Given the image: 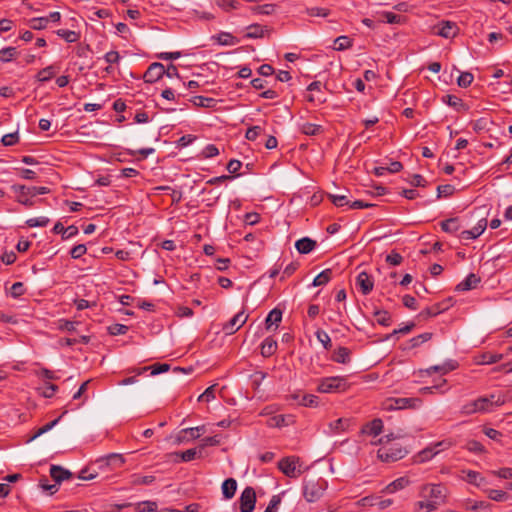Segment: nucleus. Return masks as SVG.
<instances>
[{"label":"nucleus","instance_id":"1","mask_svg":"<svg viewBox=\"0 0 512 512\" xmlns=\"http://www.w3.org/2000/svg\"><path fill=\"white\" fill-rule=\"evenodd\" d=\"M419 496L438 508L446 502L447 488L443 484H423L419 488Z\"/></svg>","mask_w":512,"mask_h":512},{"label":"nucleus","instance_id":"2","mask_svg":"<svg viewBox=\"0 0 512 512\" xmlns=\"http://www.w3.org/2000/svg\"><path fill=\"white\" fill-rule=\"evenodd\" d=\"M347 379L342 376H331L319 379L317 391L319 393H340L348 389Z\"/></svg>","mask_w":512,"mask_h":512},{"label":"nucleus","instance_id":"3","mask_svg":"<svg viewBox=\"0 0 512 512\" xmlns=\"http://www.w3.org/2000/svg\"><path fill=\"white\" fill-rule=\"evenodd\" d=\"M326 488L327 482L322 478L307 480L303 484V496L307 502H316L323 496Z\"/></svg>","mask_w":512,"mask_h":512},{"label":"nucleus","instance_id":"4","mask_svg":"<svg viewBox=\"0 0 512 512\" xmlns=\"http://www.w3.org/2000/svg\"><path fill=\"white\" fill-rule=\"evenodd\" d=\"M453 446V442L450 439H445L436 443H433L415 455L416 463H424L434 458L440 452L449 449Z\"/></svg>","mask_w":512,"mask_h":512},{"label":"nucleus","instance_id":"5","mask_svg":"<svg viewBox=\"0 0 512 512\" xmlns=\"http://www.w3.org/2000/svg\"><path fill=\"white\" fill-rule=\"evenodd\" d=\"M300 458L288 456L278 462V469L289 478H298L302 474Z\"/></svg>","mask_w":512,"mask_h":512},{"label":"nucleus","instance_id":"6","mask_svg":"<svg viewBox=\"0 0 512 512\" xmlns=\"http://www.w3.org/2000/svg\"><path fill=\"white\" fill-rule=\"evenodd\" d=\"M478 399L481 413L492 412L496 407L502 406L505 403V396L502 393H492L481 396Z\"/></svg>","mask_w":512,"mask_h":512},{"label":"nucleus","instance_id":"7","mask_svg":"<svg viewBox=\"0 0 512 512\" xmlns=\"http://www.w3.org/2000/svg\"><path fill=\"white\" fill-rule=\"evenodd\" d=\"M421 404L419 398H390L385 403L387 410H400L406 408H417Z\"/></svg>","mask_w":512,"mask_h":512},{"label":"nucleus","instance_id":"8","mask_svg":"<svg viewBox=\"0 0 512 512\" xmlns=\"http://www.w3.org/2000/svg\"><path fill=\"white\" fill-rule=\"evenodd\" d=\"M249 315L244 311L238 312L228 322H226L222 330L226 335L236 333L248 320Z\"/></svg>","mask_w":512,"mask_h":512},{"label":"nucleus","instance_id":"9","mask_svg":"<svg viewBox=\"0 0 512 512\" xmlns=\"http://www.w3.org/2000/svg\"><path fill=\"white\" fill-rule=\"evenodd\" d=\"M240 511L252 512L255 508L256 493L252 487H246L239 498Z\"/></svg>","mask_w":512,"mask_h":512},{"label":"nucleus","instance_id":"10","mask_svg":"<svg viewBox=\"0 0 512 512\" xmlns=\"http://www.w3.org/2000/svg\"><path fill=\"white\" fill-rule=\"evenodd\" d=\"M487 223V218L482 216L478 219L477 224L473 228L462 231L460 238L463 240H472L478 238L485 231Z\"/></svg>","mask_w":512,"mask_h":512},{"label":"nucleus","instance_id":"11","mask_svg":"<svg viewBox=\"0 0 512 512\" xmlns=\"http://www.w3.org/2000/svg\"><path fill=\"white\" fill-rule=\"evenodd\" d=\"M165 74V67L163 64L155 62L152 63L144 74V80L147 83H154L158 81Z\"/></svg>","mask_w":512,"mask_h":512},{"label":"nucleus","instance_id":"12","mask_svg":"<svg viewBox=\"0 0 512 512\" xmlns=\"http://www.w3.org/2000/svg\"><path fill=\"white\" fill-rule=\"evenodd\" d=\"M450 301V299H447L442 302L436 303L430 307H427L420 312L419 316L422 317L423 319L437 316L440 313L446 311L450 307Z\"/></svg>","mask_w":512,"mask_h":512},{"label":"nucleus","instance_id":"13","mask_svg":"<svg viewBox=\"0 0 512 512\" xmlns=\"http://www.w3.org/2000/svg\"><path fill=\"white\" fill-rule=\"evenodd\" d=\"M356 285L359 287L363 295H368L374 287L372 277L365 271L360 272L356 278Z\"/></svg>","mask_w":512,"mask_h":512},{"label":"nucleus","instance_id":"14","mask_svg":"<svg viewBox=\"0 0 512 512\" xmlns=\"http://www.w3.org/2000/svg\"><path fill=\"white\" fill-rule=\"evenodd\" d=\"M435 33L444 38H451L457 34V26L450 21H442L435 28Z\"/></svg>","mask_w":512,"mask_h":512},{"label":"nucleus","instance_id":"15","mask_svg":"<svg viewBox=\"0 0 512 512\" xmlns=\"http://www.w3.org/2000/svg\"><path fill=\"white\" fill-rule=\"evenodd\" d=\"M405 452L402 449H396L390 452L387 449H380L378 451V457L384 462H394L404 457Z\"/></svg>","mask_w":512,"mask_h":512},{"label":"nucleus","instance_id":"16","mask_svg":"<svg viewBox=\"0 0 512 512\" xmlns=\"http://www.w3.org/2000/svg\"><path fill=\"white\" fill-rule=\"evenodd\" d=\"M350 424L351 420L348 418H339L335 421H332L329 424L330 433L333 435L343 433L349 429Z\"/></svg>","mask_w":512,"mask_h":512},{"label":"nucleus","instance_id":"17","mask_svg":"<svg viewBox=\"0 0 512 512\" xmlns=\"http://www.w3.org/2000/svg\"><path fill=\"white\" fill-rule=\"evenodd\" d=\"M13 192L16 194L17 201L27 207H31L33 205L32 196L26 192V190L22 191L20 188H26L24 185H13Z\"/></svg>","mask_w":512,"mask_h":512},{"label":"nucleus","instance_id":"18","mask_svg":"<svg viewBox=\"0 0 512 512\" xmlns=\"http://www.w3.org/2000/svg\"><path fill=\"white\" fill-rule=\"evenodd\" d=\"M50 476L56 483H60L63 480L71 478L72 473L61 466L52 465L50 468Z\"/></svg>","mask_w":512,"mask_h":512},{"label":"nucleus","instance_id":"19","mask_svg":"<svg viewBox=\"0 0 512 512\" xmlns=\"http://www.w3.org/2000/svg\"><path fill=\"white\" fill-rule=\"evenodd\" d=\"M480 282V278L471 273L469 274L463 281H461L457 286V291H468L477 286V284Z\"/></svg>","mask_w":512,"mask_h":512},{"label":"nucleus","instance_id":"20","mask_svg":"<svg viewBox=\"0 0 512 512\" xmlns=\"http://www.w3.org/2000/svg\"><path fill=\"white\" fill-rule=\"evenodd\" d=\"M316 246V242L308 237H304L302 239H299L295 243V247L297 251L301 254H308L310 253Z\"/></svg>","mask_w":512,"mask_h":512},{"label":"nucleus","instance_id":"21","mask_svg":"<svg viewBox=\"0 0 512 512\" xmlns=\"http://www.w3.org/2000/svg\"><path fill=\"white\" fill-rule=\"evenodd\" d=\"M382 430H383L382 420L374 419L362 429V432L376 437L381 434Z\"/></svg>","mask_w":512,"mask_h":512},{"label":"nucleus","instance_id":"22","mask_svg":"<svg viewBox=\"0 0 512 512\" xmlns=\"http://www.w3.org/2000/svg\"><path fill=\"white\" fill-rule=\"evenodd\" d=\"M456 368H457V362L454 360H448L445 363H443L442 365L431 366L430 368L427 369V373L431 374L432 372H438L441 374H447L450 371L455 370Z\"/></svg>","mask_w":512,"mask_h":512},{"label":"nucleus","instance_id":"23","mask_svg":"<svg viewBox=\"0 0 512 512\" xmlns=\"http://www.w3.org/2000/svg\"><path fill=\"white\" fill-rule=\"evenodd\" d=\"M222 494L225 499L234 497L237 490V482L234 478H228L222 483Z\"/></svg>","mask_w":512,"mask_h":512},{"label":"nucleus","instance_id":"24","mask_svg":"<svg viewBox=\"0 0 512 512\" xmlns=\"http://www.w3.org/2000/svg\"><path fill=\"white\" fill-rule=\"evenodd\" d=\"M213 39L222 46H233L239 43V40L229 32H220Z\"/></svg>","mask_w":512,"mask_h":512},{"label":"nucleus","instance_id":"25","mask_svg":"<svg viewBox=\"0 0 512 512\" xmlns=\"http://www.w3.org/2000/svg\"><path fill=\"white\" fill-rule=\"evenodd\" d=\"M409 484H410V480L408 478L400 477V478H397L396 480H394L393 482H391L390 484H388L385 487V492L390 493V494L395 493L399 490L404 489Z\"/></svg>","mask_w":512,"mask_h":512},{"label":"nucleus","instance_id":"26","mask_svg":"<svg viewBox=\"0 0 512 512\" xmlns=\"http://www.w3.org/2000/svg\"><path fill=\"white\" fill-rule=\"evenodd\" d=\"M206 431L205 426H197V427H191V428H185L181 430L180 434L183 436H179V441H185L186 435H189L191 439H197L200 437L201 433H204Z\"/></svg>","mask_w":512,"mask_h":512},{"label":"nucleus","instance_id":"27","mask_svg":"<svg viewBox=\"0 0 512 512\" xmlns=\"http://www.w3.org/2000/svg\"><path fill=\"white\" fill-rule=\"evenodd\" d=\"M170 369V366L166 363H157L152 366L143 367L135 370L137 375H141L142 373L151 370V375H158L163 372H167Z\"/></svg>","mask_w":512,"mask_h":512},{"label":"nucleus","instance_id":"28","mask_svg":"<svg viewBox=\"0 0 512 512\" xmlns=\"http://www.w3.org/2000/svg\"><path fill=\"white\" fill-rule=\"evenodd\" d=\"M350 350L346 347H339L332 355V360L336 363L347 364L350 362Z\"/></svg>","mask_w":512,"mask_h":512},{"label":"nucleus","instance_id":"29","mask_svg":"<svg viewBox=\"0 0 512 512\" xmlns=\"http://www.w3.org/2000/svg\"><path fill=\"white\" fill-rule=\"evenodd\" d=\"M277 350V342L271 337H267L261 344V354L264 357H270Z\"/></svg>","mask_w":512,"mask_h":512},{"label":"nucleus","instance_id":"30","mask_svg":"<svg viewBox=\"0 0 512 512\" xmlns=\"http://www.w3.org/2000/svg\"><path fill=\"white\" fill-rule=\"evenodd\" d=\"M460 413L465 416L481 413L479 399L472 400L465 403L460 410Z\"/></svg>","mask_w":512,"mask_h":512},{"label":"nucleus","instance_id":"31","mask_svg":"<svg viewBox=\"0 0 512 512\" xmlns=\"http://www.w3.org/2000/svg\"><path fill=\"white\" fill-rule=\"evenodd\" d=\"M246 37L251 39L263 38L268 32L267 28L259 24H252L247 28Z\"/></svg>","mask_w":512,"mask_h":512},{"label":"nucleus","instance_id":"32","mask_svg":"<svg viewBox=\"0 0 512 512\" xmlns=\"http://www.w3.org/2000/svg\"><path fill=\"white\" fill-rule=\"evenodd\" d=\"M441 229L446 233H455L459 231L460 224L457 217L449 218L440 223Z\"/></svg>","mask_w":512,"mask_h":512},{"label":"nucleus","instance_id":"33","mask_svg":"<svg viewBox=\"0 0 512 512\" xmlns=\"http://www.w3.org/2000/svg\"><path fill=\"white\" fill-rule=\"evenodd\" d=\"M299 130L305 135L315 136L322 132V126L309 122H304L299 125Z\"/></svg>","mask_w":512,"mask_h":512},{"label":"nucleus","instance_id":"34","mask_svg":"<svg viewBox=\"0 0 512 512\" xmlns=\"http://www.w3.org/2000/svg\"><path fill=\"white\" fill-rule=\"evenodd\" d=\"M282 320V311L278 308L272 309L266 317V328L269 329L272 325L278 326Z\"/></svg>","mask_w":512,"mask_h":512},{"label":"nucleus","instance_id":"35","mask_svg":"<svg viewBox=\"0 0 512 512\" xmlns=\"http://www.w3.org/2000/svg\"><path fill=\"white\" fill-rule=\"evenodd\" d=\"M193 105L197 107L212 108L216 105L217 101L214 98L204 96H194L190 99Z\"/></svg>","mask_w":512,"mask_h":512},{"label":"nucleus","instance_id":"36","mask_svg":"<svg viewBox=\"0 0 512 512\" xmlns=\"http://www.w3.org/2000/svg\"><path fill=\"white\" fill-rule=\"evenodd\" d=\"M463 506H464V508L466 510H470V511H477V510H480V509H489V508H491V504L489 502L474 501V500H470V499H467L464 502Z\"/></svg>","mask_w":512,"mask_h":512},{"label":"nucleus","instance_id":"37","mask_svg":"<svg viewBox=\"0 0 512 512\" xmlns=\"http://www.w3.org/2000/svg\"><path fill=\"white\" fill-rule=\"evenodd\" d=\"M155 476L146 475L142 476L140 474H133L131 476V484L132 485H150L155 481Z\"/></svg>","mask_w":512,"mask_h":512},{"label":"nucleus","instance_id":"38","mask_svg":"<svg viewBox=\"0 0 512 512\" xmlns=\"http://www.w3.org/2000/svg\"><path fill=\"white\" fill-rule=\"evenodd\" d=\"M106 464L113 468H120L125 463V459L121 454L112 453L105 458Z\"/></svg>","mask_w":512,"mask_h":512},{"label":"nucleus","instance_id":"39","mask_svg":"<svg viewBox=\"0 0 512 512\" xmlns=\"http://www.w3.org/2000/svg\"><path fill=\"white\" fill-rule=\"evenodd\" d=\"M327 197L336 207H350L351 201L348 199L346 195H337L329 193L327 194Z\"/></svg>","mask_w":512,"mask_h":512},{"label":"nucleus","instance_id":"40","mask_svg":"<svg viewBox=\"0 0 512 512\" xmlns=\"http://www.w3.org/2000/svg\"><path fill=\"white\" fill-rule=\"evenodd\" d=\"M332 271L331 269L323 270L319 273L313 280V286H322L327 284L331 279Z\"/></svg>","mask_w":512,"mask_h":512},{"label":"nucleus","instance_id":"41","mask_svg":"<svg viewBox=\"0 0 512 512\" xmlns=\"http://www.w3.org/2000/svg\"><path fill=\"white\" fill-rule=\"evenodd\" d=\"M289 416L285 415H276L268 419L267 425L269 427H283L287 426L289 423L287 419H289Z\"/></svg>","mask_w":512,"mask_h":512},{"label":"nucleus","instance_id":"42","mask_svg":"<svg viewBox=\"0 0 512 512\" xmlns=\"http://www.w3.org/2000/svg\"><path fill=\"white\" fill-rule=\"evenodd\" d=\"M299 404L304 407H317L319 404V398L313 394H304L301 396Z\"/></svg>","mask_w":512,"mask_h":512},{"label":"nucleus","instance_id":"43","mask_svg":"<svg viewBox=\"0 0 512 512\" xmlns=\"http://www.w3.org/2000/svg\"><path fill=\"white\" fill-rule=\"evenodd\" d=\"M317 340L323 345L325 350H329L332 347L331 338L324 330H317L315 333Z\"/></svg>","mask_w":512,"mask_h":512},{"label":"nucleus","instance_id":"44","mask_svg":"<svg viewBox=\"0 0 512 512\" xmlns=\"http://www.w3.org/2000/svg\"><path fill=\"white\" fill-rule=\"evenodd\" d=\"M216 5L226 12L238 9L240 3L236 0H215Z\"/></svg>","mask_w":512,"mask_h":512},{"label":"nucleus","instance_id":"45","mask_svg":"<svg viewBox=\"0 0 512 512\" xmlns=\"http://www.w3.org/2000/svg\"><path fill=\"white\" fill-rule=\"evenodd\" d=\"M436 505L434 504H431L428 500L426 499H423V500H420V501H417L415 504H414V511L415 512H421V511H424V512H431V511H434L436 510Z\"/></svg>","mask_w":512,"mask_h":512},{"label":"nucleus","instance_id":"46","mask_svg":"<svg viewBox=\"0 0 512 512\" xmlns=\"http://www.w3.org/2000/svg\"><path fill=\"white\" fill-rule=\"evenodd\" d=\"M57 35L63 38L68 43L76 42L79 38L78 33L68 29H59Z\"/></svg>","mask_w":512,"mask_h":512},{"label":"nucleus","instance_id":"47","mask_svg":"<svg viewBox=\"0 0 512 512\" xmlns=\"http://www.w3.org/2000/svg\"><path fill=\"white\" fill-rule=\"evenodd\" d=\"M487 495L491 500L496 501V502H503V501L508 500V498H509V495L505 491L497 490V489L488 490Z\"/></svg>","mask_w":512,"mask_h":512},{"label":"nucleus","instance_id":"48","mask_svg":"<svg viewBox=\"0 0 512 512\" xmlns=\"http://www.w3.org/2000/svg\"><path fill=\"white\" fill-rule=\"evenodd\" d=\"M334 43V49L338 51L346 50L352 46V41L348 36H339Z\"/></svg>","mask_w":512,"mask_h":512},{"label":"nucleus","instance_id":"49","mask_svg":"<svg viewBox=\"0 0 512 512\" xmlns=\"http://www.w3.org/2000/svg\"><path fill=\"white\" fill-rule=\"evenodd\" d=\"M55 75L54 67L48 66L37 73V79L40 82H46L52 79Z\"/></svg>","mask_w":512,"mask_h":512},{"label":"nucleus","instance_id":"50","mask_svg":"<svg viewBox=\"0 0 512 512\" xmlns=\"http://www.w3.org/2000/svg\"><path fill=\"white\" fill-rule=\"evenodd\" d=\"M49 222L50 220L48 217L40 216L28 219L26 221V224L29 227H46L49 224Z\"/></svg>","mask_w":512,"mask_h":512},{"label":"nucleus","instance_id":"51","mask_svg":"<svg viewBox=\"0 0 512 512\" xmlns=\"http://www.w3.org/2000/svg\"><path fill=\"white\" fill-rule=\"evenodd\" d=\"M432 338V333H429V332H425V333H422L416 337H413L411 340H410V347L411 348H415V347H418L420 346L421 344L429 341L430 339Z\"/></svg>","mask_w":512,"mask_h":512},{"label":"nucleus","instance_id":"52","mask_svg":"<svg viewBox=\"0 0 512 512\" xmlns=\"http://www.w3.org/2000/svg\"><path fill=\"white\" fill-rule=\"evenodd\" d=\"M254 14L270 15L274 12L275 6L273 4L258 5L251 8Z\"/></svg>","mask_w":512,"mask_h":512},{"label":"nucleus","instance_id":"53","mask_svg":"<svg viewBox=\"0 0 512 512\" xmlns=\"http://www.w3.org/2000/svg\"><path fill=\"white\" fill-rule=\"evenodd\" d=\"M264 133V129L261 126H252L247 129L245 133V138L249 141H254L257 137Z\"/></svg>","mask_w":512,"mask_h":512},{"label":"nucleus","instance_id":"54","mask_svg":"<svg viewBox=\"0 0 512 512\" xmlns=\"http://www.w3.org/2000/svg\"><path fill=\"white\" fill-rule=\"evenodd\" d=\"M376 321L382 326H389L391 324V316L387 311L378 310L375 312Z\"/></svg>","mask_w":512,"mask_h":512},{"label":"nucleus","instance_id":"55","mask_svg":"<svg viewBox=\"0 0 512 512\" xmlns=\"http://www.w3.org/2000/svg\"><path fill=\"white\" fill-rule=\"evenodd\" d=\"M466 480L470 484H474L476 486H480L482 482H484V478L480 475V473L473 470L467 471Z\"/></svg>","mask_w":512,"mask_h":512},{"label":"nucleus","instance_id":"56","mask_svg":"<svg viewBox=\"0 0 512 512\" xmlns=\"http://www.w3.org/2000/svg\"><path fill=\"white\" fill-rule=\"evenodd\" d=\"M17 54L16 48L7 47L0 50V61L8 62L12 60Z\"/></svg>","mask_w":512,"mask_h":512},{"label":"nucleus","instance_id":"57","mask_svg":"<svg viewBox=\"0 0 512 512\" xmlns=\"http://www.w3.org/2000/svg\"><path fill=\"white\" fill-rule=\"evenodd\" d=\"M20 190L30 194V196L35 197L37 195L47 194L50 192L49 188L47 187H36V186H26V188H20Z\"/></svg>","mask_w":512,"mask_h":512},{"label":"nucleus","instance_id":"58","mask_svg":"<svg viewBox=\"0 0 512 512\" xmlns=\"http://www.w3.org/2000/svg\"><path fill=\"white\" fill-rule=\"evenodd\" d=\"M201 450H197L196 448L188 449L180 454L182 461L190 462L197 457H200Z\"/></svg>","mask_w":512,"mask_h":512},{"label":"nucleus","instance_id":"59","mask_svg":"<svg viewBox=\"0 0 512 512\" xmlns=\"http://www.w3.org/2000/svg\"><path fill=\"white\" fill-rule=\"evenodd\" d=\"M29 25L34 30H41L47 27L48 22L46 17H35L30 20Z\"/></svg>","mask_w":512,"mask_h":512},{"label":"nucleus","instance_id":"60","mask_svg":"<svg viewBox=\"0 0 512 512\" xmlns=\"http://www.w3.org/2000/svg\"><path fill=\"white\" fill-rule=\"evenodd\" d=\"M502 359L501 354L484 353L481 355L480 364H493Z\"/></svg>","mask_w":512,"mask_h":512},{"label":"nucleus","instance_id":"61","mask_svg":"<svg viewBox=\"0 0 512 512\" xmlns=\"http://www.w3.org/2000/svg\"><path fill=\"white\" fill-rule=\"evenodd\" d=\"M442 100L447 105H449L453 108H456V109H458V107L463 106L462 100L454 95H445V96H443Z\"/></svg>","mask_w":512,"mask_h":512},{"label":"nucleus","instance_id":"62","mask_svg":"<svg viewBox=\"0 0 512 512\" xmlns=\"http://www.w3.org/2000/svg\"><path fill=\"white\" fill-rule=\"evenodd\" d=\"M108 331L113 336L124 335L128 331V326L115 323L108 327Z\"/></svg>","mask_w":512,"mask_h":512},{"label":"nucleus","instance_id":"63","mask_svg":"<svg viewBox=\"0 0 512 512\" xmlns=\"http://www.w3.org/2000/svg\"><path fill=\"white\" fill-rule=\"evenodd\" d=\"M281 495H273L270 502L264 512H277L279 505L281 504Z\"/></svg>","mask_w":512,"mask_h":512},{"label":"nucleus","instance_id":"64","mask_svg":"<svg viewBox=\"0 0 512 512\" xmlns=\"http://www.w3.org/2000/svg\"><path fill=\"white\" fill-rule=\"evenodd\" d=\"M473 79H474V77L471 73L463 72L458 77L457 83L460 87L465 88V87H468L472 83Z\"/></svg>","mask_w":512,"mask_h":512}]
</instances>
